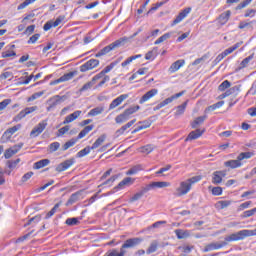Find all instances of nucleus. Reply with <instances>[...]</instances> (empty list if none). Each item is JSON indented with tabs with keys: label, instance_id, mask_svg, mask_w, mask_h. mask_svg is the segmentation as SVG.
<instances>
[{
	"label": "nucleus",
	"instance_id": "1",
	"mask_svg": "<svg viewBox=\"0 0 256 256\" xmlns=\"http://www.w3.org/2000/svg\"><path fill=\"white\" fill-rule=\"evenodd\" d=\"M141 243H143L142 238H129L122 244L120 251L118 249H112L106 253V256H125L127 254L126 249H133V247H137Z\"/></svg>",
	"mask_w": 256,
	"mask_h": 256
},
{
	"label": "nucleus",
	"instance_id": "2",
	"mask_svg": "<svg viewBox=\"0 0 256 256\" xmlns=\"http://www.w3.org/2000/svg\"><path fill=\"white\" fill-rule=\"evenodd\" d=\"M200 180L201 176H193L192 178L182 181L180 186L176 189V196L183 197V195H187V193L191 191V187H193L195 183H199Z\"/></svg>",
	"mask_w": 256,
	"mask_h": 256
},
{
	"label": "nucleus",
	"instance_id": "3",
	"mask_svg": "<svg viewBox=\"0 0 256 256\" xmlns=\"http://www.w3.org/2000/svg\"><path fill=\"white\" fill-rule=\"evenodd\" d=\"M126 43H129V38L127 36H124L113 43L109 44L108 46L102 48L100 51H98L95 54V57H103V55H107L108 53H111V51H115V49H119V47H123Z\"/></svg>",
	"mask_w": 256,
	"mask_h": 256
},
{
	"label": "nucleus",
	"instance_id": "4",
	"mask_svg": "<svg viewBox=\"0 0 256 256\" xmlns=\"http://www.w3.org/2000/svg\"><path fill=\"white\" fill-rule=\"evenodd\" d=\"M256 235V228L254 230H240L236 233L230 234L226 241H243V239H247V237H255Z\"/></svg>",
	"mask_w": 256,
	"mask_h": 256
},
{
	"label": "nucleus",
	"instance_id": "5",
	"mask_svg": "<svg viewBox=\"0 0 256 256\" xmlns=\"http://www.w3.org/2000/svg\"><path fill=\"white\" fill-rule=\"evenodd\" d=\"M139 109H141L139 105L127 108L123 113L115 117V123H117V125H121L122 123L129 121L131 119V115L137 113Z\"/></svg>",
	"mask_w": 256,
	"mask_h": 256
},
{
	"label": "nucleus",
	"instance_id": "6",
	"mask_svg": "<svg viewBox=\"0 0 256 256\" xmlns=\"http://www.w3.org/2000/svg\"><path fill=\"white\" fill-rule=\"evenodd\" d=\"M93 125H88L86 126L77 136V138H72L71 140L67 141L63 146H62V151H67V149L73 147L79 139H83V137H86L90 131H93Z\"/></svg>",
	"mask_w": 256,
	"mask_h": 256
},
{
	"label": "nucleus",
	"instance_id": "7",
	"mask_svg": "<svg viewBox=\"0 0 256 256\" xmlns=\"http://www.w3.org/2000/svg\"><path fill=\"white\" fill-rule=\"evenodd\" d=\"M229 236H226L224 238V241L222 242H213V243H210L208 245L205 246V248L203 249V253H209V251H217L219 249H223V247H227V245H229V243H231L232 241H227L226 239L228 238Z\"/></svg>",
	"mask_w": 256,
	"mask_h": 256
},
{
	"label": "nucleus",
	"instance_id": "8",
	"mask_svg": "<svg viewBox=\"0 0 256 256\" xmlns=\"http://www.w3.org/2000/svg\"><path fill=\"white\" fill-rule=\"evenodd\" d=\"M37 109V106H32V107H26L22 111H20L14 118L13 121L15 123H19L21 119H25L27 115H31V113H35V110Z\"/></svg>",
	"mask_w": 256,
	"mask_h": 256
},
{
	"label": "nucleus",
	"instance_id": "9",
	"mask_svg": "<svg viewBox=\"0 0 256 256\" xmlns=\"http://www.w3.org/2000/svg\"><path fill=\"white\" fill-rule=\"evenodd\" d=\"M67 96H59L56 95L48 100L49 106L47 107V111H53L57 105H61L63 101H66Z\"/></svg>",
	"mask_w": 256,
	"mask_h": 256
},
{
	"label": "nucleus",
	"instance_id": "10",
	"mask_svg": "<svg viewBox=\"0 0 256 256\" xmlns=\"http://www.w3.org/2000/svg\"><path fill=\"white\" fill-rule=\"evenodd\" d=\"M19 129H21V124H17L16 126H13L12 128L7 129L1 137V141L3 143H7V141H9L11 139V137H13V135H15V133H17V131H19Z\"/></svg>",
	"mask_w": 256,
	"mask_h": 256
},
{
	"label": "nucleus",
	"instance_id": "11",
	"mask_svg": "<svg viewBox=\"0 0 256 256\" xmlns=\"http://www.w3.org/2000/svg\"><path fill=\"white\" fill-rule=\"evenodd\" d=\"M47 129V120H42L30 132V137H39Z\"/></svg>",
	"mask_w": 256,
	"mask_h": 256
},
{
	"label": "nucleus",
	"instance_id": "12",
	"mask_svg": "<svg viewBox=\"0 0 256 256\" xmlns=\"http://www.w3.org/2000/svg\"><path fill=\"white\" fill-rule=\"evenodd\" d=\"M63 21H65V16H63V15L58 16L55 21H53V20L47 21L44 24L43 29H44V31H49V30L53 29V27H59V24L63 23Z\"/></svg>",
	"mask_w": 256,
	"mask_h": 256
},
{
	"label": "nucleus",
	"instance_id": "13",
	"mask_svg": "<svg viewBox=\"0 0 256 256\" xmlns=\"http://www.w3.org/2000/svg\"><path fill=\"white\" fill-rule=\"evenodd\" d=\"M191 13V7L184 8L179 14L176 16V18L172 21L171 27H175V25H179L183 19L187 18V15Z\"/></svg>",
	"mask_w": 256,
	"mask_h": 256
},
{
	"label": "nucleus",
	"instance_id": "14",
	"mask_svg": "<svg viewBox=\"0 0 256 256\" xmlns=\"http://www.w3.org/2000/svg\"><path fill=\"white\" fill-rule=\"evenodd\" d=\"M99 66V60L90 59L86 63L80 66L81 73H86V71H91V69H95V67Z\"/></svg>",
	"mask_w": 256,
	"mask_h": 256
},
{
	"label": "nucleus",
	"instance_id": "15",
	"mask_svg": "<svg viewBox=\"0 0 256 256\" xmlns=\"http://www.w3.org/2000/svg\"><path fill=\"white\" fill-rule=\"evenodd\" d=\"M75 75H77V71H72V72L66 73L63 76H61L60 78L50 82V85H59V83H65L66 81H71V79H73V77H75Z\"/></svg>",
	"mask_w": 256,
	"mask_h": 256
},
{
	"label": "nucleus",
	"instance_id": "16",
	"mask_svg": "<svg viewBox=\"0 0 256 256\" xmlns=\"http://www.w3.org/2000/svg\"><path fill=\"white\" fill-rule=\"evenodd\" d=\"M125 99H129V94H121L120 96H118L110 103L108 111H113V109H117V107H119V105H121V103H123Z\"/></svg>",
	"mask_w": 256,
	"mask_h": 256
},
{
	"label": "nucleus",
	"instance_id": "17",
	"mask_svg": "<svg viewBox=\"0 0 256 256\" xmlns=\"http://www.w3.org/2000/svg\"><path fill=\"white\" fill-rule=\"evenodd\" d=\"M22 148H23V143H20L18 145H14L12 148L7 149L4 152L5 159H11V157L13 155H17V153H19V151H21Z\"/></svg>",
	"mask_w": 256,
	"mask_h": 256
},
{
	"label": "nucleus",
	"instance_id": "18",
	"mask_svg": "<svg viewBox=\"0 0 256 256\" xmlns=\"http://www.w3.org/2000/svg\"><path fill=\"white\" fill-rule=\"evenodd\" d=\"M72 165H75V159L74 158H70V159L65 160L64 162L60 163L56 167V171L58 173H62V171H67V169H69V167H72Z\"/></svg>",
	"mask_w": 256,
	"mask_h": 256
},
{
	"label": "nucleus",
	"instance_id": "19",
	"mask_svg": "<svg viewBox=\"0 0 256 256\" xmlns=\"http://www.w3.org/2000/svg\"><path fill=\"white\" fill-rule=\"evenodd\" d=\"M227 175L225 171H215L212 174V183L213 185H220V183H223V177Z\"/></svg>",
	"mask_w": 256,
	"mask_h": 256
},
{
	"label": "nucleus",
	"instance_id": "20",
	"mask_svg": "<svg viewBox=\"0 0 256 256\" xmlns=\"http://www.w3.org/2000/svg\"><path fill=\"white\" fill-rule=\"evenodd\" d=\"M159 93V90L157 89H151L150 91L146 92L141 99L139 100L140 105H143V103H146V101H149V99H153L155 95Z\"/></svg>",
	"mask_w": 256,
	"mask_h": 256
},
{
	"label": "nucleus",
	"instance_id": "21",
	"mask_svg": "<svg viewBox=\"0 0 256 256\" xmlns=\"http://www.w3.org/2000/svg\"><path fill=\"white\" fill-rule=\"evenodd\" d=\"M203 133H205V129H196L194 131H191L186 137L185 141H195V139H199V137H201Z\"/></svg>",
	"mask_w": 256,
	"mask_h": 256
},
{
	"label": "nucleus",
	"instance_id": "22",
	"mask_svg": "<svg viewBox=\"0 0 256 256\" xmlns=\"http://www.w3.org/2000/svg\"><path fill=\"white\" fill-rule=\"evenodd\" d=\"M224 166H226L228 169H238V167L243 166V163L239 160V157L237 156L236 160H228L224 162Z\"/></svg>",
	"mask_w": 256,
	"mask_h": 256
},
{
	"label": "nucleus",
	"instance_id": "23",
	"mask_svg": "<svg viewBox=\"0 0 256 256\" xmlns=\"http://www.w3.org/2000/svg\"><path fill=\"white\" fill-rule=\"evenodd\" d=\"M81 195H83L82 191H77V192L73 193L70 196V198L67 200L66 206L69 207V205H73V204L77 203V201H80Z\"/></svg>",
	"mask_w": 256,
	"mask_h": 256
},
{
	"label": "nucleus",
	"instance_id": "24",
	"mask_svg": "<svg viewBox=\"0 0 256 256\" xmlns=\"http://www.w3.org/2000/svg\"><path fill=\"white\" fill-rule=\"evenodd\" d=\"M183 95H185V91H181L179 93H176L174 95H172L169 98H166L164 101L160 102L162 107H165L167 105H169V103H173V101H175V99H179V97H183Z\"/></svg>",
	"mask_w": 256,
	"mask_h": 256
},
{
	"label": "nucleus",
	"instance_id": "25",
	"mask_svg": "<svg viewBox=\"0 0 256 256\" xmlns=\"http://www.w3.org/2000/svg\"><path fill=\"white\" fill-rule=\"evenodd\" d=\"M183 65H185V60L180 59V60L175 61L169 67V73H177V71H179L180 68L183 67Z\"/></svg>",
	"mask_w": 256,
	"mask_h": 256
},
{
	"label": "nucleus",
	"instance_id": "26",
	"mask_svg": "<svg viewBox=\"0 0 256 256\" xmlns=\"http://www.w3.org/2000/svg\"><path fill=\"white\" fill-rule=\"evenodd\" d=\"M81 115V110H76L72 114L66 116L65 120L63 121V125H67L68 123H73L75 119H77Z\"/></svg>",
	"mask_w": 256,
	"mask_h": 256
},
{
	"label": "nucleus",
	"instance_id": "27",
	"mask_svg": "<svg viewBox=\"0 0 256 256\" xmlns=\"http://www.w3.org/2000/svg\"><path fill=\"white\" fill-rule=\"evenodd\" d=\"M177 239H187V237H189V235H191L189 233V230H183V229H176L174 231Z\"/></svg>",
	"mask_w": 256,
	"mask_h": 256
},
{
	"label": "nucleus",
	"instance_id": "28",
	"mask_svg": "<svg viewBox=\"0 0 256 256\" xmlns=\"http://www.w3.org/2000/svg\"><path fill=\"white\" fill-rule=\"evenodd\" d=\"M135 183V180L131 177L124 178L116 187V189H123L125 185H133Z\"/></svg>",
	"mask_w": 256,
	"mask_h": 256
},
{
	"label": "nucleus",
	"instance_id": "29",
	"mask_svg": "<svg viewBox=\"0 0 256 256\" xmlns=\"http://www.w3.org/2000/svg\"><path fill=\"white\" fill-rule=\"evenodd\" d=\"M107 139V136L105 134L101 135L97 140L90 146L93 149H98V147H101L103 143H105V140Z\"/></svg>",
	"mask_w": 256,
	"mask_h": 256
},
{
	"label": "nucleus",
	"instance_id": "30",
	"mask_svg": "<svg viewBox=\"0 0 256 256\" xmlns=\"http://www.w3.org/2000/svg\"><path fill=\"white\" fill-rule=\"evenodd\" d=\"M51 163L50 159H42L38 162L34 163V169H43V167H47Z\"/></svg>",
	"mask_w": 256,
	"mask_h": 256
},
{
	"label": "nucleus",
	"instance_id": "31",
	"mask_svg": "<svg viewBox=\"0 0 256 256\" xmlns=\"http://www.w3.org/2000/svg\"><path fill=\"white\" fill-rule=\"evenodd\" d=\"M188 100H186L182 105L176 107L175 117H179L185 113V109H187Z\"/></svg>",
	"mask_w": 256,
	"mask_h": 256
},
{
	"label": "nucleus",
	"instance_id": "32",
	"mask_svg": "<svg viewBox=\"0 0 256 256\" xmlns=\"http://www.w3.org/2000/svg\"><path fill=\"white\" fill-rule=\"evenodd\" d=\"M157 57V47H154L152 50L148 51L145 55L146 61H155Z\"/></svg>",
	"mask_w": 256,
	"mask_h": 256
},
{
	"label": "nucleus",
	"instance_id": "33",
	"mask_svg": "<svg viewBox=\"0 0 256 256\" xmlns=\"http://www.w3.org/2000/svg\"><path fill=\"white\" fill-rule=\"evenodd\" d=\"M241 45H243V42H238L234 44L232 47H229L228 49L224 50L222 53H224L225 57H227V55H231L233 51H237V49H239Z\"/></svg>",
	"mask_w": 256,
	"mask_h": 256
},
{
	"label": "nucleus",
	"instance_id": "34",
	"mask_svg": "<svg viewBox=\"0 0 256 256\" xmlns=\"http://www.w3.org/2000/svg\"><path fill=\"white\" fill-rule=\"evenodd\" d=\"M154 150H155V146H153L152 144H148L139 148L140 153H144L145 155H149V153H153Z\"/></svg>",
	"mask_w": 256,
	"mask_h": 256
},
{
	"label": "nucleus",
	"instance_id": "35",
	"mask_svg": "<svg viewBox=\"0 0 256 256\" xmlns=\"http://www.w3.org/2000/svg\"><path fill=\"white\" fill-rule=\"evenodd\" d=\"M205 119H207V116H199V117H197V118L191 123L192 129H197V126H198V125H203V123H205Z\"/></svg>",
	"mask_w": 256,
	"mask_h": 256
},
{
	"label": "nucleus",
	"instance_id": "36",
	"mask_svg": "<svg viewBox=\"0 0 256 256\" xmlns=\"http://www.w3.org/2000/svg\"><path fill=\"white\" fill-rule=\"evenodd\" d=\"M91 151H93V148L91 146H87L84 149L80 150L77 154L76 157H78L79 159H81L82 157H85L87 155H89L91 153Z\"/></svg>",
	"mask_w": 256,
	"mask_h": 256
},
{
	"label": "nucleus",
	"instance_id": "37",
	"mask_svg": "<svg viewBox=\"0 0 256 256\" xmlns=\"http://www.w3.org/2000/svg\"><path fill=\"white\" fill-rule=\"evenodd\" d=\"M229 17H231V11L230 10L222 13L219 16V23H221V25H225V23H227V21H229Z\"/></svg>",
	"mask_w": 256,
	"mask_h": 256
},
{
	"label": "nucleus",
	"instance_id": "38",
	"mask_svg": "<svg viewBox=\"0 0 256 256\" xmlns=\"http://www.w3.org/2000/svg\"><path fill=\"white\" fill-rule=\"evenodd\" d=\"M141 57H143V55H141V54L131 56V57L127 58L124 62L121 63V67H127V65H130V63H133V61H135V59H141Z\"/></svg>",
	"mask_w": 256,
	"mask_h": 256
},
{
	"label": "nucleus",
	"instance_id": "39",
	"mask_svg": "<svg viewBox=\"0 0 256 256\" xmlns=\"http://www.w3.org/2000/svg\"><path fill=\"white\" fill-rule=\"evenodd\" d=\"M152 189H163V187H171V183L169 182H152Z\"/></svg>",
	"mask_w": 256,
	"mask_h": 256
},
{
	"label": "nucleus",
	"instance_id": "40",
	"mask_svg": "<svg viewBox=\"0 0 256 256\" xmlns=\"http://www.w3.org/2000/svg\"><path fill=\"white\" fill-rule=\"evenodd\" d=\"M143 169L144 167L142 164H137L128 170L127 175H135L139 173V171H143Z\"/></svg>",
	"mask_w": 256,
	"mask_h": 256
},
{
	"label": "nucleus",
	"instance_id": "41",
	"mask_svg": "<svg viewBox=\"0 0 256 256\" xmlns=\"http://www.w3.org/2000/svg\"><path fill=\"white\" fill-rule=\"evenodd\" d=\"M105 109L103 107H96L89 111L88 115L90 117H97V115H101Z\"/></svg>",
	"mask_w": 256,
	"mask_h": 256
},
{
	"label": "nucleus",
	"instance_id": "42",
	"mask_svg": "<svg viewBox=\"0 0 256 256\" xmlns=\"http://www.w3.org/2000/svg\"><path fill=\"white\" fill-rule=\"evenodd\" d=\"M59 207H61L60 202L56 203L54 207L46 214L45 219H51V217H53L57 213V209H59Z\"/></svg>",
	"mask_w": 256,
	"mask_h": 256
},
{
	"label": "nucleus",
	"instance_id": "43",
	"mask_svg": "<svg viewBox=\"0 0 256 256\" xmlns=\"http://www.w3.org/2000/svg\"><path fill=\"white\" fill-rule=\"evenodd\" d=\"M159 247V243L157 241L151 242L150 246L146 250L147 255H151V253H155Z\"/></svg>",
	"mask_w": 256,
	"mask_h": 256
},
{
	"label": "nucleus",
	"instance_id": "44",
	"mask_svg": "<svg viewBox=\"0 0 256 256\" xmlns=\"http://www.w3.org/2000/svg\"><path fill=\"white\" fill-rule=\"evenodd\" d=\"M171 32L163 34L161 37H159L155 42L154 45H160V43H163L164 41H167V39H171Z\"/></svg>",
	"mask_w": 256,
	"mask_h": 256
},
{
	"label": "nucleus",
	"instance_id": "45",
	"mask_svg": "<svg viewBox=\"0 0 256 256\" xmlns=\"http://www.w3.org/2000/svg\"><path fill=\"white\" fill-rule=\"evenodd\" d=\"M81 219H82L81 217H79V218H68L65 223L69 227H74V225H79Z\"/></svg>",
	"mask_w": 256,
	"mask_h": 256
},
{
	"label": "nucleus",
	"instance_id": "46",
	"mask_svg": "<svg viewBox=\"0 0 256 256\" xmlns=\"http://www.w3.org/2000/svg\"><path fill=\"white\" fill-rule=\"evenodd\" d=\"M229 205H231V200H220L216 203V207H218V209H226Z\"/></svg>",
	"mask_w": 256,
	"mask_h": 256
},
{
	"label": "nucleus",
	"instance_id": "47",
	"mask_svg": "<svg viewBox=\"0 0 256 256\" xmlns=\"http://www.w3.org/2000/svg\"><path fill=\"white\" fill-rule=\"evenodd\" d=\"M222 105H225V101H219V102H217V103H215V104H213V105L207 107L206 110H205V112L207 113V112H209V111H215V109H220V107H221Z\"/></svg>",
	"mask_w": 256,
	"mask_h": 256
},
{
	"label": "nucleus",
	"instance_id": "48",
	"mask_svg": "<svg viewBox=\"0 0 256 256\" xmlns=\"http://www.w3.org/2000/svg\"><path fill=\"white\" fill-rule=\"evenodd\" d=\"M119 63V61H114L112 63H110L108 66H106L102 72L104 75H107V73H110L115 67L116 65Z\"/></svg>",
	"mask_w": 256,
	"mask_h": 256
},
{
	"label": "nucleus",
	"instance_id": "49",
	"mask_svg": "<svg viewBox=\"0 0 256 256\" xmlns=\"http://www.w3.org/2000/svg\"><path fill=\"white\" fill-rule=\"evenodd\" d=\"M253 23H255V21H250V22H246V21H242L239 23L238 25V29H252Z\"/></svg>",
	"mask_w": 256,
	"mask_h": 256
},
{
	"label": "nucleus",
	"instance_id": "50",
	"mask_svg": "<svg viewBox=\"0 0 256 256\" xmlns=\"http://www.w3.org/2000/svg\"><path fill=\"white\" fill-rule=\"evenodd\" d=\"M229 87H231V82H229V80H225L218 86V91H227Z\"/></svg>",
	"mask_w": 256,
	"mask_h": 256
},
{
	"label": "nucleus",
	"instance_id": "51",
	"mask_svg": "<svg viewBox=\"0 0 256 256\" xmlns=\"http://www.w3.org/2000/svg\"><path fill=\"white\" fill-rule=\"evenodd\" d=\"M19 163H21L20 158H18L16 160H9V161H7V167H8V169H15V167H17V165H19Z\"/></svg>",
	"mask_w": 256,
	"mask_h": 256
},
{
	"label": "nucleus",
	"instance_id": "52",
	"mask_svg": "<svg viewBox=\"0 0 256 256\" xmlns=\"http://www.w3.org/2000/svg\"><path fill=\"white\" fill-rule=\"evenodd\" d=\"M43 95H45V92H43V91L36 92V93L32 94L30 97H28L27 102L31 103V101H35V99H39V97H43Z\"/></svg>",
	"mask_w": 256,
	"mask_h": 256
},
{
	"label": "nucleus",
	"instance_id": "53",
	"mask_svg": "<svg viewBox=\"0 0 256 256\" xmlns=\"http://www.w3.org/2000/svg\"><path fill=\"white\" fill-rule=\"evenodd\" d=\"M253 157L252 152H242L238 155V159L240 162L243 161V159H251Z\"/></svg>",
	"mask_w": 256,
	"mask_h": 256
},
{
	"label": "nucleus",
	"instance_id": "54",
	"mask_svg": "<svg viewBox=\"0 0 256 256\" xmlns=\"http://www.w3.org/2000/svg\"><path fill=\"white\" fill-rule=\"evenodd\" d=\"M93 85L95 84L92 82V80L87 82L79 89V93H85V91H89V89H91Z\"/></svg>",
	"mask_w": 256,
	"mask_h": 256
},
{
	"label": "nucleus",
	"instance_id": "55",
	"mask_svg": "<svg viewBox=\"0 0 256 256\" xmlns=\"http://www.w3.org/2000/svg\"><path fill=\"white\" fill-rule=\"evenodd\" d=\"M17 53H15V51L13 50H6L4 52H2V59H7L9 57H16Z\"/></svg>",
	"mask_w": 256,
	"mask_h": 256
},
{
	"label": "nucleus",
	"instance_id": "56",
	"mask_svg": "<svg viewBox=\"0 0 256 256\" xmlns=\"http://www.w3.org/2000/svg\"><path fill=\"white\" fill-rule=\"evenodd\" d=\"M251 60H253V55H250V56L244 58V59L242 60V62L240 63V67H241L242 69H245V67H247V65H249V63L251 62Z\"/></svg>",
	"mask_w": 256,
	"mask_h": 256
},
{
	"label": "nucleus",
	"instance_id": "57",
	"mask_svg": "<svg viewBox=\"0 0 256 256\" xmlns=\"http://www.w3.org/2000/svg\"><path fill=\"white\" fill-rule=\"evenodd\" d=\"M256 214V207L251 210H246L243 212L242 217L247 219V217H253Z\"/></svg>",
	"mask_w": 256,
	"mask_h": 256
},
{
	"label": "nucleus",
	"instance_id": "58",
	"mask_svg": "<svg viewBox=\"0 0 256 256\" xmlns=\"http://www.w3.org/2000/svg\"><path fill=\"white\" fill-rule=\"evenodd\" d=\"M230 93L232 95H234L235 97H237V95H239V93H241V85H236L234 87H231Z\"/></svg>",
	"mask_w": 256,
	"mask_h": 256
},
{
	"label": "nucleus",
	"instance_id": "59",
	"mask_svg": "<svg viewBox=\"0 0 256 256\" xmlns=\"http://www.w3.org/2000/svg\"><path fill=\"white\" fill-rule=\"evenodd\" d=\"M59 147H61V144L59 142H53L49 145L51 153H55V151H58Z\"/></svg>",
	"mask_w": 256,
	"mask_h": 256
},
{
	"label": "nucleus",
	"instance_id": "60",
	"mask_svg": "<svg viewBox=\"0 0 256 256\" xmlns=\"http://www.w3.org/2000/svg\"><path fill=\"white\" fill-rule=\"evenodd\" d=\"M138 123H139L141 129L143 130V129H149V127H151L152 122H151V120H144V121H140Z\"/></svg>",
	"mask_w": 256,
	"mask_h": 256
},
{
	"label": "nucleus",
	"instance_id": "61",
	"mask_svg": "<svg viewBox=\"0 0 256 256\" xmlns=\"http://www.w3.org/2000/svg\"><path fill=\"white\" fill-rule=\"evenodd\" d=\"M39 37H41V34H34L32 35L28 40V45L35 44L39 40Z\"/></svg>",
	"mask_w": 256,
	"mask_h": 256
},
{
	"label": "nucleus",
	"instance_id": "62",
	"mask_svg": "<svg viewBox=\"0 0 256 256\" xmlns=\"http://www.w3.org/2000/svg\"><path fill=\"white\" fill-rule=\"evenodd\" d=\"M34 173L33 172H28L26 174H24L21 178V183H27V181H29V179H31L33 177Z\"/></svg>",
	"mask_w": 256,
	"mask_h": 256
},
{
	"label": "nucleus",
	"instance_id": "63",
	"mask_svg": "<svg viewBox=\"0 0 256 256\" xmlns=\"http://www.w3.org/2000/svg\"><path fill=\"white\" fill-rule=\"evenodd\" d=\"M13 79V72H4L0 75V81H5V79Z\"/></svg>",
	"mask_w": 256,
	"mask_h": 256
},
{
	"label": "nucleus",
	"instance_id": "64",
	"mask_svg": "<svg viewBox=\"0 0 256 256\" xmlns=\"http://www.w3.org/2000/svg\"><path fill=\"white\" fill-rule=\"evenodd\" d=\"M246 95H256V80L252 83V86L250 87Z\"/></svg>",
	"mask_w": 256,
	"mask_h": 256
}]
</instances>
